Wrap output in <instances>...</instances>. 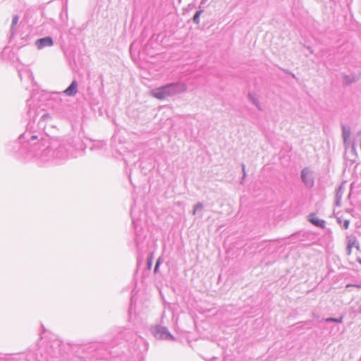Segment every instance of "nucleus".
<instances>
[{"label": "nucleus", "instance_id": "ddd939ff", "mask_svg": "<svg viewBox=\"0 0 361 361\" xmlns=\"http://www.w3.org/2000/svg\"><path fill=\"white\" fill-rule=\"evenodd\" d=\"M202 11H203L202 10H199L195 13V15L192 18V21L194 22V23H195L197 25L200 24V16L201 13H202Z\"/></svg>", "mask_w": 361, "mask_h": 361}, {"label": "nucleus", "instance_id": "dca6fc26", "mask_svg": "<svg viewBox=\"0 0 361 361\" xmlns=\"http://www.w3.org/2000/svg\"><path fill=\"white\" fill-rule=\"evenodd\" d=\"M152 260H153V256H152V254L151 253L150 255L148 256L147 257V268L149 269H151L152 267Z\"/></svg>", "mask_w": 361, "mask_h": 361}, {"label": "nucleus", "instance_id": "6e6552de", "mask_svg": "<svg viewBox=\"0 0 361 361\" xmlns=\"http://www.w3.org/2000/svg\"><path fill=\"white\" fill-rule=\"evenodd\" d=\"M27 106L28 108L27 115H28L29 118L30 119H32L34 121L37 115H36L35 106L34 105L33 101L32 100V99L27 100Z\"/></svg>", "mask_w": 361, "mask_h": 361}, {"label": "nucleus", "instance_id": "f3484780", "mask_svg": "<svg viewBox=\"0 0 361 361\" xmlns=\"http://www.w3.org/2000/svg\"><path fill=\"white\" fill-rule=\"evenodd\" d=\"M135 233H136V237H135V243L137 244V245L138 246L140 242V237L138 236V234H137V226L135 224Z\"/></svg>", "mask_w": 361, "mask_h": 361}, {"label": "nucleus", "instance_id": "bb28decb", "mask_svg": "<svg viewBox=\"0 0 361 361\" xmlns=\"http://www.w3.org/2000/svg\"><path fill=\"white\" fill-rule=\"evenodd\" d=\"M133 46H134V43H132L130 45V49L133 48Z\"/></svg>", "mask_w": 361, "mask_h": 361}, {"label": "nucleus", "instance_id": "423d86ee", "mask_svg": "<svg viewBox=\"0 0 361 361\" xmlns=\"http://www.w3.org/2000/svg\"><path fill=\"white\" fill-rule=\"evenodd\" d=\"M353 248H355V250L358 251L360 250V246L355 237H349L348 238L347 245V252L348 255H352Z\"/></svg>", "mask_w": 361, "mask_h": 361}, {"label": "nucleus", "instance_id": "0eeeda50", "mask_svg": "<svg viewBox=\"0 0 361 361\" xmlns=\"http://www.w3.org/2000/svg\"><path fill=\"white\" fill-rule=\"evenodd\" d=\"M78 92V82L75 80H73L71 85L63 92L67 96H75Z\"/></svg>", "mask_w": 361, "mask_h": 361}, {"label": "nucleus", "instance_id": "a211bd4d", "mask_svg": "<svg viewBox=\"0 0 361 361\" xmlns=\"http://www.w3.org/2000/svg\"><path fill=\"white\" fill-rule=\"evenodd\" d=\"M326 322H342L343 318L341 317L339 319H333V318H329L326 319Z\"/></svg>", "mask_w": 361, "mask_h": 361}, {"label": "nucleus", "instance_id": "393cba45", "mask_svg": "<svg viewBox=\"0 0 361 361\" xmlns=\"http://www.w3.org/2000/svg\"><path fill=\"white\" fill-rule=\"evenodd\" d=\"M357 261L360 264H361V259L357 258Z\"/></svg>", "mask_w": 361, "mask_h": 361}, {"label": "nucleus", "instance_id": "f03ea898", "mask_svg": "<svg viewBox=\"0 0 361 361\" xmlns=\"http://www.w3.org/2000/svg\"><path fill=\"white\" fill-rule=\"evenodd\" d=\"M187 86L183 82H172L152 90V95L159 99H164L177 94L185 92Z\"/></svg>", "mask_w": 361, "mask_h": 361}, {"label": "nucleus", "instance_id": "2eb2a0df", "mask_svg": "<svg viewBox=\"0 0 361 361\" xmlns=\"http://www.w3.org/2000/svg\"><path fill=\"white\" fill-rule=\"evenodd\" d=\"M40 118L45 121V123H47V124H51L50 123L51 121L52 117L49 114L46 113L44 114Z\"/></svg>", "mask_w": 361, "mask_h": 361}, {"label": "nucleus", "instance_id": "f257e3e1", "mask_svg": "<svg viewBox=\"0 0 361 361\" xmlns=\"http://www.w3.org/2000/svg\"><path fill=\"white\" fill-rule=\"evenodd\" d=\"M27 139L30 145V153L36 157L41 161L47 162L54 160L52 156V149L50 147V138H44L40 133L32 134L26 132L19 137L20 142Z\"/></svg>", "mask_w": 361, "mask_h": 361}, {"label": "nucleus", "instance_id": "f8f14e48", "mask_svg": "<svg viewBox=\"0 0 361 361\" xmlns=\"http://www.w3.org/2000/svg\"><path fill=\"white\" fill-rule=\"evenodd\" d=\"M204 207V204L202 202H198L194 206V209L192 212V214L195 215L198 212L202 211Z\"/></svg>", "mask_w": 361, "mask_h": 361}, {"label": "nucleus", "instance_id": "cd10ccee", "mask_svg": "<svg viewBox=\"0 0 361 361\" xmlns=\"http://www.w3.org/2000/svg\"><path fill=\"white\" fill-rule=\"evenodd\" d=\"M179 1H180L181 0H178Z\"/></svg>", "mask_w": 361, "mask_h": 361}, {"label": "nucleus", "instance_id": "6ab92c4d", "mask_svg": "<svg viewBox=\"0 0 361 361\" xmlns=\"http://www.w3.org/2000/svg\"><path fill=\"white\" fill-rule=\"evenodd\" d=\"M160 263H161V259L159 258L158 260L156 262V264H155V267H154V273L157 272V271L159 269V265H160Z\"/></svg>", "mask_w": 361, "mask_h": 361}, {"label": "nucleus", "instance_id": "aec40b11", "mask_svg": "<svg viewBox=\"0 0 361 361\" xmlns=\"http://www.w3.org/2000/svg\"><path fill=\"white\" fill-rule=\"evenodd\" d=\"M349 221L348 220H345L343 221V227L345 228V229H347L349 226Z\"/></svg>", "mask_w": 361, "mask_h": 361}, {"label": "nucleus", "instance_id": "4468645a", "mask_svg": "<svg viewBox=\"0 0 361 361\" xmlns=\"http://www.w3.org/2000/svg\"><path fill=\"white\" fill-rule=\"evenodd\" d=\"M18 16H14L13 17V19H12V23H11V35H13V30H14V27L16 25V24L18 23Z\"/></svg>", "mask_w": 361, "mask_h": 361}, {"label": "nucleus", "instance_id": "9b49d317", "mask_svg": "<svg viewBox=\"0 0 361 361\" xmlns=\"http://www.w3.org/2000/svg\"><path fill=\"white\" fill-rule=\"evenodd\" d=\"M47 125V123H45V121H44L43 120H42L40 118V120L39 121V122L37 123V128H39V130L44 131L46 137L48 138L49 134L46 131Z\"/></svg>", "mask_w": 361, "mask_h": 361}, {"label": "nucleus", "instance_id": "b1692460", "mask_svg": "<svg viewBox=\"0 0 361 361\" xmlns=\"http://www.w3.org/2000/svg\"><path fill=\"white\" fill-rule=\"evenodd\" d=\"M19 77L20 78V79H22V73H21V71H19Z\"/></svg>", "mask_w": 361, "mask_h": 361}, {"label": "nucleus", "instance_id": "4be33fe9", "mask_svg": "<svg viewBox=\"0 0 361 361\" xmlns=\"http://www.w3.org/2000/svg\"><path fill=\"white\" fill-rule=\"evenodd\" d=\"M242 169H243V179L245 178V176H246V173H245V165H243L242 166Z\"/></svg>", "mask_w": 361, "mask_h": 361}, {"label": "nucleus", "instance_id": "5701e85b", "mask_svg": "<svg viewBox=\"0 0 361 361\" xmlns=\"http://www.w3.org/2000/svg\"><path fill=\"white\" fill-rule=\"evenodd\" d=\"M25 73L29 77L32 78V73L29 71H25Z\"/></svg>", "mask_w": 361, "mask_h": 361}, {"label": "nucleus", "instance_id": "7ed1b4c3", "mask_svg": "<svg viewBox=\"0 0 361 361\" xmlns=\"http://www.w3.org/2000/svg\"><path fill=\"white\" fill-rule=\"evenodd\" d=\"M50 147L54 160L62 161L68 158L71 145L66 141L58 138L51 139Z\"/></svg>", "mask_w": 361, "mask_h": 361}, {"label": "nucleus", "instance_id": "9d476101", "mask_svg": "<svg viewBox=\"0 0 361 361\" xmlns=\"http://www.w3.org/2000/svg\"><path fill=\"white\" fill-rule=\"evenodd\" d=\"M310 222L316 226L324 228L325 226V221L316 216H312L310 219Z\"/></svg>", "mask_w": 361, "mask_h": 361}, {"label": "nucleus", "instance_id": "a878e982", "mask_svg": "<svg viewBox=\"0 0 361 361\" xmlns=\"http://www.w3.org/2000/svg\"><path fill=\"white\" fill-rule=\"evenodd\" d=\"M27 128H32L30 123H28Z\"/></svg>", "mask_w": 361, "mask_h": 361}, {"label": "nucleus", "instance_id": "1a4fd4ad", "mask_svg": "<svg viewBox=\"0 0 361 361\" xmlns=\"http://www.w3.org/2000/svg\"><path fill=\"white\" fill-rule=\"evenodd\" d=\"M302 178L304 183L306 184L308 187H312L313 186V179L311 176V175L308 173V171L304 170L302 172Z\"/></svg>", "mask_w": 361, "mask_h": 361}, {"label": "nucleus", "instance_id": "20e7f679", "mask_svg": "<svg viewBox=\"0 0 361 361\" xmlns=\"http://www.w3.org/2000/svg\"><path fill=\"white\" fill-rule=\"evenodd\" d=\"M152 333L156 338L164 340H173V336L171 334L166 327L157 325L152 329Z\"/></svg>", "mask_w": 361, "mask_h": 361}, {"label": "nucleus", "instance_id": "39448f33", "mask_svg": "<svg viewBox=\"0 0 361 361\" xmlns=\"http://www.w3.org/2000/svg\"><path fill=\"white\" fill-rule=\"evenodd\" d=\"M35 44L38 49H42L45 47H52L54 45V41L51 37H45L37 39Z\"/></svg>", "mask_w": 361, "mask_h": 361}, {"label": "nucleus", "instance_id": "412c9836", "mask_svg": "<svg viewBox=\"0 0 361 361\" xmlns=\"http://www.w3.org/2000/svg\"><path fill=\"white\" fill-rule=\"evenodd\" d=\"M350 286H355V287L358 288H361V286H360V285H357V284H355V285H353V284H347V285H346V287H347V288L350 287Z\"/></svg>", "mask_w": 361, "mask_h": 361}]
</instances>
